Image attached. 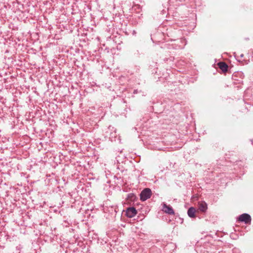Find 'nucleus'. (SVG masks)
<instances>
[{
  "label": "nucleus",
  "mask_w": 253,
  "mask_h": 253,
  "mask_svg": "<svg viewBox=\"0 0 253 253\" xmlns=\"http://www.w3.org/2000/svg\"><path fill=\"white\" fill-rule=\"evenodd\" d=\"M136 199V197L133 193H129L127 194L126 200L128 203L134 202Z\"/></svg>",
  "instance_id": "nucleus-7"
},
{
  "label": "nucleus",
  "mask_w": 253,
  "mask_h": 253,
  "mask_svg": "<svg viewBox=\"0 0 253 253\" xmlns=\"http://www.w3.org/2000/svg\"><path fill=\"white\" fill-rule=\"evenodd\" d=\"M218 67L224 72L228 70V65L223 62H220L217 64Z\"/></svg>",
  "instance_id": "nucleus-5"
},
{
  "label": "nucleus",
  "mask_w": 253,
  "mask_h": 253,
  "mask_svg": "<svg viewBox=\"0 0 253 253\" xmlns=\"http://www.w3.org/2000/svg\"><path fill=\"white\" fill-rule=\"evenodd\" d=\"M162 205V211L165 213L173 215L174 214V211L172 207L169 205H167L165 203H163Z\"/></svg>",
  "instance_id": "nucleus-3"
},
{
  "label": "nucleus",
  "mask_w": 253,
  "mask_h": 253,
  "mask_svg": "<svg viewBox=\"0 0 253 253\" xmlns=\"http://www.w3.org/2000/svg\"><path fill=\"white\" fill-rule=\"evenodd\" d=\"M152 195V191L149 188H145L142 191L140 194V200L145 201L150 198Z\"/></svg>",
  "instance_id": "nucleus-1"
},
{
  "label": "nucleus",
  "mask_w": 253,
  "mask_h": 253,
  "mask_svg": "<svg viewBox=\"0 0 253 253\" xmlns=\"http://www.w3.org/2000/svg\"><path fill=\"white\" fill-rule=\"evenodd\" d=\"M196 210L193 207H190L187 211L188 215L191 217L193 218L195 217Z\"/></svg>",
  "instance_id": "nucleus-6"
},
{
  "label": "nucleus",
  "mask_w": 253,
  "mask_h": 253,
  "mask_svg": "<svg viewBox=\"0 0 253 253\" xmlns=\"http://www.w3.org/2000/svg\"><path fill=\"white\" fill-rule=\"evenodd\" d=\"M236 251H237V249H235L234 250V251H233L234 253Z\"/></svg>",
  "instance_id": "nucleus-10"
},
{
  "label": "nucleus",
  "mask_w": 253,
  "mask_h": 253,
  "mask_svg": "<svg viewBox=\"0 0 253 253\" xmlns=\"http://www.w3.org/2000/svg\"><path fill=\"white\" fill-rule=\"evenodd\" d=\"M238 220L246 224H250L251 222V217L248 213H243L239 216Z\"/></svg>",
  "instance_id": "nucleus-2"
},
{
  "label": "nucleus",
  "mask_w": 253,
  "mask_h": 253,
  "mask_svg": "<svg viewBox=\"0 0 253 253\" xmlns=\"http://www.w3.org/2000/svg\"><path fill=\"white\" fill-rule=\"evenodd\" d=\"M137 214V211L134 207H129L126 210V214L129 218L133 217Z\"/></svg>",
  "instance_id": "nucleus-4"
},
{
  "label": "nucleus",
  "mask_w": 253,
  "mask_h": 253,
  "mask_svg": "<svg viewBox=\"0 0 253 253\" xmlns=\"http://www.w3.org/2000/svg\"><path fill=\"white\" fill-rule=\"evenodd\" d=\"M207 209V205L205 202H202L199 204V210L202 212H205Z\"/></svg>",
  "instance_id": "nucleus-8"
},
{
  "label": "nucleus",
  "mask_w": 253,
  "mask_h": 253,
  "mask_svg": "<svg viewBox=\"0 0 253 253\" xmlns=\"http://www.w3.org/2000/svg\"><path fill=\"white\" fill-rule=\"evenodd\" d=\"M244 57V54H241L240 55V57H241V58H242V57Z\"/></svg>",
  "instance_id": "nucleus-9"
}]
</instances>
